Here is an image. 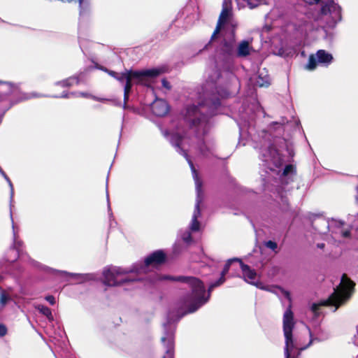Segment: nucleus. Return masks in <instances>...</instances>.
Returning <instances> with one entry per match:
<instances>
[{
	"mask_svg": "<svg viewBox=\"0 0 358 358\" xmlns=\"http://www.w3.org/2000/svg\"><path fill=\"white\" fill-rule=\"evenodd\" d=\"M159 280H171L185 283L191 289V293L187 295L184 299V303L187 306L186 313H192L202 306L201 294L203 292L202 281L193 276H173L170 275H162L159 277Z\"/></svg>",
	"mask_w": 358,
	"mask_h": 358,
	"instance_id": "obj_1",
	"label": "nucleus"
},
{
	"mask_svg": "<svg viewBox=\"0 0 358 358\" xmlns=\"http://www.w3.org/2000/svg\"><path fill=\"white\" fill-rule=\"evenodd\" d=\"M355 283L345 273L343 274L340 285L334 289V292L326 300L320 303H313L311 310L315 314L320 306H335L336 310L341 306L345 304L351 297Z\"/></svg>",
	"mask_w": 358,
	"mask_h": 358,
	"instance_id": "obj_2",
	"label": "nucleus"
},
{
	"mask_svg": "<svg viewBox=\"0 0 358 358\" xmlns=\"http://www.w3.org/2000/svg\"><path fill=\"white\" fill-rule=\"evenodd\" d=\"M294 326L295 322L294 320V313L289 306L283 315V332L285 338V358H294L291 357L289 349L294 347L292 331Z\"/></svg>",
	"mask_w": 358,
	"mask_h": 358,
	"instance_id": "obj_3",
	"label": "nucleus"
},
{
	"mask_svg": "<svg viewBox=\"0 0 358 358\" xmlns=\"http://www.w3.org/2000/svg\"><path fill=\"white\" fill-rule=\"evenodd\" d=\"M167 255L162 250H157L148 255L144 262L141 265H138L141 273H145L146 269L149 267L158 268L166 263Z\"/></svg>",
	"mask_w": 358,
	"mask_h": 358,
	"instance_id": "obj_4",
	"label": "nucleus"
},
{
	"mask_svg": "<svg viewBox=\"0 0 358 358\" xmlns=\"http://www.w3.org/2000/svg\"><path fill=\"white\" fill-rule=\"evenodd\" d=\"M206 117V115L200 112L198 106L191 105L186 108L184 119L190 129L199 127Z\"/></svg>",
	"mask_w": 358,
	"mask_h": 358,
	"instance_id": "obj_5",
	"label": "nucleus"
},
{
	"mask_svg": "<svg viewBox=\"0 0 358 358\" xmlns=\"http://www.w3.org/2000/svg\"><path fill=\"white\" fill-rule=\"evenodd\" d=\"M159 74V71L157 69L145 70V71H133L129 70V76L130 80L134 83L146 85L148 78H155Z\"/></svg>",
	"mask_w": 358,
	"mask_h": 358,
	"instance_id": "obj_6",
	"label": "nucleus"
},
{
	"mask_svg": "<svg viewBox=\"0 0 358 358\" xmlns=\"http://www.w3.org/2000/svg\"><path fill=\"white\" fill-rule=\"evenodd\" d=\"M320 13L322 15H330L335 22L341 21L342 18L341 8L333 0L329 1L322 6Z\"/></svg>",
	"mask_w": 358,
	"mask_h": 358,
	"instance_id": "obj_7",
	"label": "nucleus"
},
{
	"mask_svg": "<svg viewBox=\"0 0 358 358\" xmlns=\"http://www.w3.org/2000/svg\"><path fill=\"white\" fill-rule=\"evenodd\" d=\"M103 283L108 286H119L129 282L136 281V279H131L129 278L117 279V275L113 268L106 269L103 273Z\"/></svg>",
	"mask_w": 358,
	"mask_h": 358,
	"instance_id": "obj_8",
	"label": "nucleus"
},
{
	"mask_svg": "<svg viewBox=\"0 0 358 358\" xmlns=\"http://www.w3.org/2000/svg\"><path fill=\"white\" fill-rule=\"evenodd\" d=\"M196 192H197V198H196V203L195 206V209L192 217V223L191 226V229L194 231H196L199 229L200 224L198 221V217L201 215L200 211V204L201 203V194H202V189H201V185L197 184L196 185Z\"/></svg>",
	"mask_w": 358,
	"mask_h": 358,
	"instance_id": "obj_9",
	"label": "nucleus"
},
{
	"mask_svg": "<svg viewBox=\"0 0 358 358\" xmlns=\"http://www.w3.org/2000/svg\"><path fill=\"white\" fill-rule=\"evenodd\" d=\"M152 113L157 117L165 116L169 111V106L166 101L157 99L151 105Z\"/></svg>",
	"mask_w": 358,
	"mask_h": 358,
	"instance_id": "obj_10",
	"label": "nucleus"
},
{
	"mask_svg": "<svg viewBox=\"0 0 358 358\" xmlns=\"http://www.w3.org/2000/svg\"><path fill=\"white\" fill-rule=\"evenodd\" d=\"M239 263L245 280L252 285H255V280L257 278L255 270L245 264L241 259L239 260Z\"/></svg>",
	"mask_w": 358,
	"mask_h": 358,
	"instance_id": "obj_11",
	"label": "nucleus"
},
{
	"mask_svg": "<svg viewBox=\"0 0 358 358\" xmlns=\"http://www.w3.org/2000/svg\"><path fill=\"white\" fill-rule=\"evenodd\" d=\"M161 341L164 344L166 347V355L163 358H173L174 354V338L172 334L168 335V336H163L161 338Z\"/></svg>",
	"mask_w": 358,
	"mask_h": 358,
	"instance_id": "obj_12",
	"label": "nucleus"
},
{
	"mask_svg": "<svg viewBox=\"0 0 358 358\" xmlns=\"http://www.w3.org/2000/svg\"><path fill=\"white\" fill-rule=\"evenodd\" d=\"M224 282H225V278L220 277L217 280H216L215 282L211 283L209 285V287H208V294H207L206 296V289H205L203 282H202V288L203 289V293L201 294V297H202V300L204 301L203 302H202V306L204 305L206 303H207L208 301V300H209V299L210 297L211 292L214 289V288L220 286Z\"/></svg>",
	"mask_w": 358,
	"mask_h": 358,
	"instance_id": "obj_13",
	"label": "nucleus"
},
{
	"mask_svg": "<svg viewBox=\"0 0 358 358\" xmlns=\"http://www.w3.org/2000/svg\"><path fill=\"white\" fill-rule=\"evenodd\" d=\"M317 62L322 64H330L333 60V57L331 54L327 52L324 50H319L316 53Z\"/></svg>",
	"mask_w": 358,
	"mask_h": 358,
	"instance_id": "obj_14",
	"label": "nucleus"
},
{
	"mask_svg": "<svg viewBox=\"0 0 358 358\" xmlns=\"http://www.w3.org/2000/svg\"><path fill=\"white\" fill-rule=\"evenodd\" d=\"M184 136L178 132L172 133L170 135V143L176 148H180Z\"/></svg>",
	"mask_w": 358,
	"mask_h": 358,
	"instance_id": "obj_15",
	"label": "nucleus"
},
{
	"mask_svg": "<svg viewBox=\"0 0 358 358\" xmlns=\"http://www.w3.org/2000/svg\"><path fill=\"white\" fill-rule=\"evenodd\" d=\"M250 55L249 43L246 41L241 42L238 47L237 56L240 57H247Z\"/></svg>",
	"mask_w": 358,
	"mask_h": 358,
	"instance_id": "obj_16",
	"label": "nucleus"
},
{
	"mask_svg": "<svg viewBox=\"0 0 358 358\" xmlns=\"http://www.w3.org/2000/svg\"><path fill=\"white\" fill-rule=\"evenodd\" d=\"M113 268L115 270V272L117 278L119 276H120V275H126V274H128L129 273H141V271H140V268L138 267V265L134 266L130 269L122 268H120V267H117V268L115 267V268Z\"/></svg>",
	"mask_w": 358,
	"mask_h": 358,
	"instance_id": "obj_17",
	"label": "nucleus"
},
{
	"mask_svg": "<svg viewBox=\"0 0 358 358\" xmlns=\"http://www.w3.org/2000/svg\"><path fill=\"white\" fill-rule=\"evenodd\" d=\"M230 11L227 6H223L217 22V25L222 27L225 24L229 17Z\"/></svg>",
	"mask_w": 358,
	"mask_h": 358,
	"instance_id": "obj_18",
	"label": "nucleus"
},
{
	"mask_svg": "<svg viewBox=\"0 0 358 358\" xmlns=\"http://www.w3.org/2000/svg\"><path fill=\"white\" fill-rule=\"evenodd\" d=\"M234 45L233 42L224 41L222 47V51L227 55H231L234 52Z\"/></svg>",
	"mask_w": 358,
	"mask_h": 358,
	"instance_id": "obj_19",
	"label": "nucleus"
},
{
	"mask_svg": "<svg viewBox=\"0 0 358 358\" xmlns=\"http://www.w3.org/2000/svg\"><path fill=\"white\" fill-rule=\"evenodd\" d=\"M37 308L39 310V312L43 315L46 316L49 320H53L52 311L50 308H49L48 306H45L44 305H38Z\"/></svg>",
	"mask_w": 358,
	"mask_h": 358,
	"instance_id": "obj_20",
	"label": "nucleus"
},
{
	"mask_svg": "<svg viewBox=\"0 0 358 358\" xmlns=\"http://www.w3.org/2000/svg\"><path fill=\"white\" fill-rule=\"evenodd\" d=\"M317 58L314 55H310L308 58V64L306 69L309 71H313L316 69L317 64Z\"/></svg>",
	"mask_w": 358,
	"mask_h": 358,
	"instance_id": "obj_21",
	"label": "nucleus"
},
{
	"mask_svg": "<svg viewBox=\"0 0 358 358\" xmlns=\"http://www.w3.org/2000/svg\"><path fill=\"white\" fill-rule=\"evenodd\" d=\"M178 149V152L181 155H182L185 159L187 161L189 166L191 167L192 170L194 171V172H196V170H195V168H194V164L192 162V161L190 159L189 157V155L187 153V151L185 150V149H183V148L182 147V145L180 146V148H177Z\"/></svg>",
	"mask_w": 358,
	"mask_h": 358,
	"instance_id": "obj_22",
	"label": "nucleus"
},
{
	"mask_svg": "<svg viewBox=\"0 0 358 358\" xmlns=\"http://www.w3.org/2000/svg\"><path fill=\"white\" fill-rule=\"evenodd\" d=\"M240 259H238V258H233V259H228L227 262H226V264H224V268L221 272L220 277L225 278V275L227 273H228L230 266L231 265V263L233 262H239Z\"/></svg>",
	"mask_w": 358,
	"mask_h": 358,
	"instance_id": "obj_23",
	"label": "nucleus"
},
{
	"mask_svg": "<svg viewBox=\"0 0 358 358\" xmlns=\"http://www.w3.org/2000/svg\"><path fill=\"white\" fill-rule=\"evenodd\" d=\"M221 29H222L221 26H219L217 24L216 25V27H215V30H214V31H213V34H212V36L210 37V41L208 42V44H206L205 45L203 50L208 48V45H210V44L211 43L212 41H213L216 38L217 35L220 33Z\"/></svg>",
	"mask_w": 358,
	"mask_h": 358,
	"instance_id": "obj_24",
	"label": "nucleus"
},
{
	"mask_svg": "<svg viewBox=\"0 0 358 358\" xmlns=\"http://www.w3.org/2000/svg\"><path fill=\"white\" fill-rule=\"evenodd\" d=\"M295 167L292 164H287L285 166V169H283L282 175L284 176H288L289 173H295Z\"/></svg>",
	"mask_w": 358,
	"mask_h": 358,
	"instance_id": "obj_25",
	"label": "nucleus"
},
{
	"mask_svg": "<svg viewBox=\"0 0 358 358\" xmlns=\"http://www.w3.org/2000/svg\"><path fill=\"white\" fill-rule=\"evenodd\" d=\"M57 84L63 87H69L73 85V82L71 81V78L69 77L64 80L58 82Z\"/></svg>",
	"mask_w": 358,
	"mask_h": 358,
	"instance_id": "obj_26",
	"label": "nucleus"
},
{
	"mask_svg": "<svg viewBox=\"0 0 358 358\" xmlns=\"http://www.w3.org/2000/svg\"><path fill=\"white\" fill-rule=\"evenodd\" d=\"M129 76V70L126 69L124 72L120 73L118 74V76L117 77L116 80L122 83L124 80H127V78Z\"/></svg>",
	"mask_w": 358,
	"mask_h": 358,
	"instance_id": "obj_27",
	"label": "nucleus"
},
{
	"mask_svg": "<svg viewBox=\"0 0 358 358\" xmlns=\"http://www.w3.org/2000/svg\"><path fill=\"white\" fill-rule=\"evenodd\" d=\"M80 96H83V97H85V98H91L95 101H106V99H101V98H99V97H96L95 96H93L92 94H90L87 92H80Z\"/></svg>",
	"mask_w": 358,
	"mask_h": 358,
	"instance_id": "obj_28",
	"label": "nucleus"
},
{
	"mask_svg": "<svg viewBox=\"0 0 358 358\" xmlns=\"http://www.w3.org/2000/svg\"><path fill=\"white\" fill-rule=\"evenodd\" d=\"M132 86H133V82L131 80H130V78L128 77L127 80L126 81V83L124 85V92L130 93Z\"/></svg>",
	"mask_w": 358,
	"mask_h": 358,
	"instance_id": "obj_29",
	"label": "nucleus"
},
{
	"mask_svg": "<svg viewBox=\"0 0 358 358\" xmlns=\"http://www.w3.org/2000/svg\"><path fill=\"white\" fill-rule=\"evenodd\" d=\"M265 245L272 250L273 251H275L277 248H278V245L277 243L275 242V241H268L265 243Z\"/></svg>",
	"mask_w": 358,
	"mask_h": 358,
	"instance_id": "obj_30",
	"label": "nucleus"
},
{
	"mask_svg": "<svg viewBox=\"0 0 358 358\" xmlns=\"http://www.w3.org/2000/svg\"><path fill=\"white\" fill-rule=\"evenodd\" d=\"M8 299H9V297H8V296L5 292H2L1 294V296H0V303L3 306H4L7 303Z\"/></svg>",
	"mask_w": 358,
	"mask_h": 358,
	"instance_id": "obj_31",
	"label": "nucleus"
},
{
	"mask_svg": "<svg viewBox=\"0 0 358 358\" xmlns=\"http://www.w3.org/2000/svg\"><path fill=\"white\" fill-rule=\"evenodd\" d=\"M7 328L3 324H0V336L3 337L7 334Z\"/></svg>",
	"mask_w": 358,
	"mask_h": 358,
	"instance_id": "obj_32",
	"label": "nucleus"
},
{
	"mask_svg": "<svg viewBox=\"0 0 358 358\" xmlns=\"http://www.w3.org/2000/svg\"><path fill=\"white\" fill-rule=\"evenodd\" d=\"M0 173L1 176L6 180V181L9 183L10 185L12 186V182L8 176L6 175L5 171L2 169V168L0 166Z\"/></svg>",
	"mask_w": 358,
	"mask_h": 358,
	"instance_id": "obj_33",
	"label": "nucleus"
},
{
	"mask_svg": "<svg viewBox=\"0 0 358 358\" xmlns=\"http://www.w3.org/2000/svg\"><path fill=\"white\" fill-rule=\"evenodd\" d=\"M45 299L50 305L53 306L55 304V299L52 295L46 296Z\"/></svg>",
	"mask_w": 358,
	"mask_h": 358,
	"instance_id": "obj_34",
	"label": "nucleus"
},
{
	"mask_svg": "<svg viewBox=\"0 0 358 358\" xmlns=\"http://www.w3.org/2000/svg\"><path fill=\"white\" fill-rule=\"evenodd\" d=\"M71 80L73 82V85L75 83L78 85L80 83V78L78 76H71Z\"/></svg>",
	"mask_w": 358,
	"mask_h": 358,
	"instance_id": "obj_35",
	"label": "nucleus"
},
{
	"mask_svg": "<svg viewBox=\"0 0 358 358\" xmlns=\"http://www.w3.org/2000/svg\"><path fill=\"white\" fill-rule=\"evenodd\" d=\"M259 80H262V78L260 76L259 77V80H257L258 85L260 87H268L270 85V83L268 80L261 83Z\"/></svg>",
	"mask_w": 358,
	"mask_h": 358,
	"instance_id": "obj_36",
	"label": "nucleus"
},
{
	"mask_svg": "<svg viewBox=\"0 0 358 358\" xmlns=\"http://www.w3.org/2000/svg\"><path fill=\"white\" fill-rule=\"evenodd\" d=\"M162 85L164 87L168 89V90H170L171 89V85L169 83V82L166 80V79H163L162 81Z\"/></svg>",
	"mask_w": 358,
	"mask_h": 358,
	"instance_id": "obj_37",
	"label": "nucleus"
},
{
	"mask_svg": "<svg viewBox=\"0 0 358 358\" xmlns=\"http://www.w3.org/2000/svg\"><path fill=\"white\" fill-rule=\"evenodd\" d=\"M129 94L130 93H129V92H124V105H126L129 101Z\"/></svg>",
	"mask_w": 358,
	"mask_h": 358,
	"instance_id": "obj_38",
	"label": "nucleus"
},
{
	"mask_svg": "<svg viewBox=\"0 0 358 358\" xmlns=\"http://www.w3.org/2000/svg\"><path fill=\"white\" fill-rule=\"evenodd\" d=\"M342 236L344 238H348L350 236V231L349 230L342 231Z\"/></svg>",
	"mask_w": 358,
	"mask_h": 358,
	"instance_id": "obj_39",
	"label": "nucleus"
},
{
	"mask_svg": "<svg viewBox=\"0 0 358 358\" xmlns=\"http://www.w3.org/2000/svg\"><path fill=\"white\" fill-rule=\"evenodd\" d=\"M118 74L119 73H117L115 71H110L109 72V75H110L112 77H113L115 79L117 78V77L118 76Z\"/></svg>",
	"mask_w": 358,
	"mask_h": 358,
	"instance_id": "obj_40",
	"label": "nucleus"
},
{
	"mask_svg": "<svg viewBox=\"0 0 358 358\" xmlns=\"http://www.w3.org/2000/svg\"><path fill=\"white\" fill-rule=\"evenodd\" d=\"M84 3V0H79V6L80 8V13L81 14L83 13V10H82V6H83V4Z\"/></svg>",
	"mask_w": 358,
	"mask_h": 358,
	"instance_id": "obj_41",
	"label": "nucleus"
},
{
	"mask_svg": "<svg viewBox=\"0 0 358 358\" xmlns=\"http://www.w3.org/2000/svg\"><path fill=\"white\" fill-rule=\"evenodd\" d=\"M191 240H192V236H191V235H190V234H189V235H188V236H187V238H184V241H185V242H188V241H191Z\"/></svg>",
	"mask_w": 358,
	"mask_h": 358,
	"instance_id": "obj_42",
	"label": "nucleus"
},
{
	"mask_svg": "<svg viewBox=\"0 0 358 358\" xmlns=\"http://www.w3.org/2000/svg\"><path fill=\"white\" fill-rule=\"evenodd\" d=\"M317 248H320V249H323L325 246V244L322 243H318L317 245Z\"/></svg>",
	"mask_w": 358,
	"mask_h": 358,
	"instance_id": "obj_43",
	"label": "nucleus"
},
{
	"mask_svg": "<svg viewBox=\"0 0 358 358\" xmlns=\"http://www.w3.org/2000/svg\"><path fill=\"white\" fill-rule=\"evenodd\" d=\"M321 0H314L315 3H318Z\"/></svg>",
	"mask_w": 358,
	"mask_h": 358,
	"instance_id": "obj_44",
	"label": "nucleus"
},
{
	"mask_svg": "<svg viewBox=\"0 0 358 358\" xmlns=\"http://www.w3.org/2000/svg\"><path fill=\"white\" fill-rule=\"evenodd\" d=\"M62 97H67V94L63 95Z\"/></svg>",
	"mask_w": 358,
	"mask_h": 358,
	"instance_id": "obj_45",
	"label": "nucleus"
},
{
	"mask_svg": "<svg viewBox=\"0 0 358 358\" xmlns=\"http://www.w3.org/2000/svg\"><path fill=\"white\" fill-rule=\"evenodd\" d=\"M311 343H312V341H310V343H308V346H309Z\"/></svg>",
	"mask_w": 358,
	"mask_h": 358,
	"instance_id": "obj_46",
	"label": "nucleus"
},
{
	"mask_svg": "<svg viewBox=\"0 0 358 358\" xmlns=\"http://www.w3.org/2000/svg\"><path fill=\"white\" fill-rule=\"evenodd\" d=\"M0 83H2V82L0 80Z\"/></svg>",
	"mask_w": 358,
	"mask_h": 358,
	"instance_id": "obj_47",
	"label": "nucleus"
}]
</instances>
